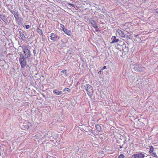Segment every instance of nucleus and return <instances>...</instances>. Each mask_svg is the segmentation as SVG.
<instances>
[{"instance_id": "f3484780", "label": "nucleus", "mask_w": 158, "mask_h": 158, "mask_svg": "<svg viewBox=\"0 0 158 158\" xmlns=\"http://www.w3.org/2000/svg\"><path fill=\"white\" fill-rule=\"evenodd\" d=\"M21 47L22 49L23 50V52L24 51L27 50L28 49L27 47L25 45H23Z\"/></svg>"}, {"instance_id": "f8f14e48", "label": "nucleus", "mask_w": 158, "mask_h": 158, "mask_svg": "<svg viewBox=\"0 0 158 158\" xmlns=\"http://www.w3.org/2000/svg\"><path fill=\"white\" fill-rule=\"evenodd\" d=\"M96 130L98 131L101 132H102V130L100 125L99 124H97L96 125Z\"/></svg>"}, {"instance_id": "7ed1b4c3", "label": "nucleus", "mask_w": 158, "mask_h": 158, "mask_svg": "<svg viewBox=\"0 0 158 158\" xmlns=\"http://www.w3.org/2000/svg\"><path fill=\"white\" fill-rule=\"evenodd\" d=\"M134 69L136 71L143 72L145 70V68L140 65H134Z\"/></svg>"}, {"instance_id": "72a5a7b5", "label": "nucleus", "mask_w": 158, "mask_h": 158, "mask_svg": "<svg viewBox=\"0 0 158 158\" xmlns=\"http://www.w3.org/2000/svg\"><path fill=\"white\" fill-rule=\"evenodd\" d=\"M100 72H101V71H99V72H98V73H100Z\"/></svg>"}, {"instance_id": "423d86ee", "label": "nucleus", "mask_w": 158, "mask_h": 158, "mask_svg": "<svg viewBox=\"0 0 158 158\" xmlns=\"http://www.w3.org/2000/svg\"><path fill=\"white\" fill-rule=\"evenodd\" d=\"M50 39L53 41L54 42H55L57 40V36L56 34L54 33H52L51 34V35L50 36Z\"/></svg>"}, {"instance_id": "9d476101", "label": "nucleus", "mask_w": 158, "mask_h": 158, "mask_svg": "<svg viewBox=\"0 0 158 158\" xmlns=\"http://www.w3.org/2000/svg\"><path fill=\"white\" fill-rule=\"evenodd\" d=\"M90 23L94 28H98V27L94 21H90Z\"/></svg>"}, {"instance_id": "b1692460", "label": "nucleus", "mask_w": 158, "mask_h": 158, "mask_svg": "<svg viewBox=\"0 0 158 158\" xmlns=\"http://www.w3.org/2000/svg\"><path fill=\"white\" fill-rule=\"evenodd\" d=\"M61 73H64L66 74L67 73V70L66 69H64L61 72Z\"/></svg>"}, {"instance_id": "aec40b11", "label": "nucleus", "mask_w": 158, "mask_h": 158, "mask_svg": "<svg viewBox=\"0 0 158 158\" xmlns=\"http://www.w3.org/2000/svg\"><path fill=\"white\" fill-rule=\"evenodd\" d=\"M154 14L155 15H157L158 17V10L156 9L154 10Z\"/></svg>"}, {"instance_id": "f03ea898", "label": "nucleus", "mask_w": 158, "mask_h": 158, "mask_svg": "<svg viewBox=\"0 0 158 158\" xmlns=\"http://www.w3.org/2000/svg\"><path fill=\"white\" fill-rule=\"evenodd\" d=\"M84 89H85L87 91V94L88 95H90L93 92L92 86L89 84H86L84 86Z\"/></svg>"}, {"instance_id": "2f4dec72", "label": "nucleus", "mask_w": 158, "mask_h": 158, "mask_svg": "<svg viewBox=\"0 0 158 158\" xmlns=\"http://www.w3.org/2000/svg\"><path fill=\"white\" fill-rule=\"evenodd\" d=\"M96 31H98V29H96Z\"/></svg>"}, {"instance_id": "cd10ccee", "label": "nucleus", "mask_w": 158, "mask_h": 158, "mask_svg": "<svg viewBox=\"0 0 158 158\" xmlns=\"http://www.w3.org/2000/svg\"><path fill=\"white\" fill-rule=\"evenodd\" d=\"M61 26V27L62 28V29H63V28H64V25L62 24H60Z\"/></svg>"}, {"instance_id": "f257e3e1", "label": "nucleus", "mask_w": 158, "mask_h": 158, "mask_svg": "<svg viewBox=\"0 0 158 158\" xmlns=\"http://www.w3.org/2000/svg\"><path fill=\"white\" fill-rule=\"evenodd\" d=\"M19 61L21 67L24 68L27 65V60L23 54L20 55Z\"/></svg>"}, {"instance_id": "393cba45", "label": "nucleus", "mask_w": 158, "mask_h": 158, "mask_svg": "<svg viewBox=\"0 0 158 158\" xmlns=\"http://www.w3.org/2000/svg\"><path fill=\"white\" fill-rule=\"evenodd\" d=\"M33 53L34 56H36L37 55V54L36 53V51L35 50H33Z\"/></svg>"}, {"instance_id": "4be33fe9", "label": "nucleus", "mask_w": 158, "mask_h": 158, "mask_svg": "<svg viewBox=\"0 0 158 158\" xmlns=\"http://www.w3.org/2000/svg\"><path fill=\"white\" fill-rule=\"evenodd\" d=\"M70 90L68 88H65L64 89V91H67L68 92H70Z\"/></svg>"}, {"instance_id": "a211bd4d", "label": "nucleus", "mask_w": 158, "mask_h": 158, "mask_svg": "<svg viewBox=\"0 0 158 158\" xmlns=\"http://www.w3.org/2000/svg\"><path fill=\"white\" fill-rule=\"evenodd\" d=\"M149 147H150V151L149 152V153H152L153 151H154V148L152 146H149Z\"/></svg>"}, {"instance_id": "1a4fd4ad", "label": "nucleus", "mask_w": 158, "mask_h": 158, "mask_svg": "<svg viewBox=\"0 0 158 158\" xmlns=\"http://www.w3.org/2000/svg\"><path fill=\"white\" fill-rule=\"evenodd\" d=\"M118 31L120 36L122 37H125V34L123 31L120 30L118 29Z\"/></svg>"}, {"instance_id": "4468645a", "label": "nucleus", "mask_w": 158, "mask_h": 158, "mask_svg": "<svg viewBox=\"0 0 158 158\" xmlns=\"http://www.w3.org/2000/svg\"><path fill=\"white\" fill-rule=\"evenodd\" d=\"M53 93L56 95H60L62 94V92L60 91H59L57 89H56L53 91Z\"/></svg>"}, {"instance_id": "6e6552de", "label": "nucleus", "mask_w": 158, "mask_h": 158, "mask_svg": "<svg viewBox=\"0 0 158 158\" xmlns=\"http://www.w3.org/2000/svg\"><path fill=\"white\" fill-rule=\"evenodd\" d=\"M24 52L25 53V56H26V58H27L28 57H29L30 56L31 53L30 50L28 49L27 50L24 51Z\"/></svg>"}, {"instance_id": "412c9836", "label": "nucleus", "mask_w": 158, "mask_h": 158, "mask_svg": "<svg viewBox=\"0 0 158 158\" xmlns=\"http://www.w3.org/2000/svg\"><path fill=\"white\" fill-rule=\"evenodd\" d=\"M152 156L154 157H158V156H157L156 154V153L155 152H152Z\"/></svg>"}, {"instance_id": "5701e85b", "label": "nucleus", "mask_w": 158, "mask_h": 158, "mask_svg": "<svg viewBox=\"0 0 158 158\" xmlns=\"http://www.w3.org/2000/svg\"><path fill=\"white\" fill-rule=\"evenodd\" d=\"M125 156L123 154H120L118 157V158H124Z\"/></svg>"}, {"instance_id": "ddd939ff", "label": "nucleus", "mask_w": 158, "mask_h": 158, "mask_svg": "<svg viewBox=\"0 0 158 158\" xmlns=\"http://www.w3.org/2000/svg\"><path fill=\"white\" fill-rule=\"evenodd\" d=\"M62 30L65 33L69 35H70V31L69 30L64 28H63V29H62Z\"/></svg>"}, {"instance_id": "c85d7f7f", "label": "nucleus", "mask_w": 158, "mask_h": 158, "mask_svg": "<svg viewBox=\"0 0 158 158\" xmlns=\"http://www.w3.org/2000/svg\"><path fill=\"white\" fill-rule=\"evenodd\" d=\"M106 66H105L103 67L102 69H106Z\"/></svg>"}, {"instance_id": "dca6fc26", "label": "nucleus", "mask_w": 158, "mask_h": 158, "mask_svg": "<svg viewBox=\"0 0 158 158\" xmlns=\"http://www.w3.org/2000/svg\"><path fill=\"white\" fill-rule=\"evenodd\" d=\"M0 17L1 19L4 21H5V20L6 19V16L5 15H1Z\"/></svg>"}, {"instance_id": "a878e982", "label": "nucleus", "mask_w": 158, "mask_h": 158, "mask_svg": "<svg viewBox=\"0 0 158 158\" xmlns=\"http://www.w3.org/2000/svg\"><path fill=\"white\" fill-rule=\"evenodd\" d=\"M25 26H26V28L27 29H28L30 27V26L28 25H26Z\"/></svg>"}, {"instance_id": "c756f323", "label": "nucleus", "mask_w": 158, "mask_h": 158, "mask_svg": "<svg viewBox=\"0 0 158 158\" xmlns=\"http://www.w3.org/2000/svg\"><path fill=\"white\" fill-rule=\"evenodd\" d=\"M123 145H122V146H121V145L120 146V148H123Z\"/></svg>"}, {"instance_id": "0eeeda50", "label": "nucleus", "mask_w": 158, "mask_h": 158, "mask_svg": "<svg viewBox=\"0 0 158 158\" xmlns=\"http://www.w3.org/2000/svg\"><path fill=\"white\" fill-rule=\"evenodd\" d=\"M122 50L123 52L127 53L128 51V47H127L125 44H123L122 45Z\"/></svg>"}, {"instance_id": "473e14b6", "label": "nucleus", "mask_w": 158, "mask_h": 158, "mask_svg": "<svg viewBox=\"0 0 158 158\" xmlns=\"http://www.w3.org/2000/svg\"><path fill=\"white\" fill-rule=\"evenodd\" d=\"M100 72H101V71H99V72H98V73H100Z\"/></svg>"}, {"instance_id": "2eb2a0df", "label": "nucleus", "mask_w": 158, "mask_h": 158, "mask_svg": "<svg viewBox=\"0 0 158 158\" xmlns=\"http://www.w3.org/2000/svg\"><path fill=\"white\" fill-rule=\"evenodd\" d=\"M20 35L21 38V39L23 40H24V39H27V38L25 37L24 34L21 32H20Z\"/></svg>"}, {"instance_id": "9b49d317", "label": "nucleus", "mask_w": 158, "mask_h": 158, "mask_svg": "<svg viewBox=\"0 0 158 158\" xmlns=\"http://www.w3.org/2000/svg\"><path fill=\"white\" fill-rule=\"evenodd\" d=\"M111 39L112 40L111 43H113L114 42H117L119 41V40L118 39H116V37L115 36H113L111 38Z\"/></svg>"}, {"instance_id": "7c9ffc66", "label": "nucleus", "mask_w": 158, "mask_h": 158, "mask_svg": "<svg viewBox=\"0 0 158 158\" xmlns=\"http://www.w3.org/2000/svg\"><path fill=\"white\" fill-rule=\"evenodd\" d=\"M70 4V5H71L72 6H74V5H73V4Z\"/></svg>"}, {"instance_id": "20e7f679", "label": "nucleus", "mask_w": 158, "mask_h": 158, "mask_svg": "<svg viewBox=\"0 0 158 158\" xmlns=\"http://www.w3.org/2000/svg\"><path fill=\"white\" fill-rule=\"evenodd\" d=\"M134 158H143L145 157V155L141 152L134 154L132 156Z\"/></svg>"}, {"instance_id": "6ab92c4d", "label": "nucleus", "mask_w": 158, "mask_h": 158, "mask_svg": "<svg viewBox=\"0 0 158 158\" xmlns=\"http://www.w3.org/2000/svg\"><path fill=\"white\" fill-rule=\"evenodd\" d=\"M38 32L40 35H42L43 34L42 30L40 28H37V29Z\"/></svg>"}, {"instance_id": "bb28decb", "label": "nucleus", "mask_w": 158, "mask_h": 158, "mask_svg": "<svg viewBox=\"0 0 158 158\" xmlns=\"http://www.w3.org/2000/svg\"><path fill=\"white\" fill-rule=\"evenodd\" d=\"M145 158H151V157L149 156L148 155H147V156H145Z\"/></svg>"}, {"instance_id": "39448f33", "label": "nucleus", "mask_w": 158, "mask_h": 158, "mask_svg": "<svg viewBox=\"0 0 158 158\" xmlns=\"http://www.w3.org/2000/svg\"><path fill=\"white\" fill-rule=\"evenodd\" d=\"M10 12L14 15L15 19L17 20H19V19L20 15L18 13V12H17L13 10H10Z\"/></svg>"}]
</instances>
